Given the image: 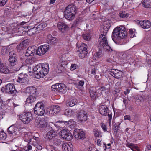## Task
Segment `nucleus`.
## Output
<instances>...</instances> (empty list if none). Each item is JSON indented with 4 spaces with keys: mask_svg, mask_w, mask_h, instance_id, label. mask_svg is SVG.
<instances>
[{
    "mask_svg": "<svg viewBox=\"0 0 151 151\" xmlns=\"http://www.w3.org/2000/svg\"><path fill=\"white\" fill-rule=\"evenodd\" d=\"M61 83H56L52 86L51 88L52 89H55L56 91H59L60 90V87L61 86Z\"/></svg>",
    "mask_w": 151,
    "mask_h": 151,
    "instance_id": "obj_40",
    "label": "nucleus"
},
{
    "mask_svg": "<svg viewBox=\"0 0 151 151\" xmlns=\"http://www.w3.org/2000/svg\"><path fill=\"white\" fill-rule=\"evenodd\" d=\"M34 109V113L38 116L44 115L45 112V106L42 102L37 103Z\"/></svg>",
    "mask_w": 151,
    "mask_h": 151,
    "instance_id": "obj_9",
    "label": "nucleus"
},
{
    "mask_svg": "<svg viewBox=\"0 0 151 151\" xmlns=\"http://www.w3.org/2000/svg\"><path fill=\"white\" fill-rule=\"evenodd\" d=\"M32 136L26 134L25 135L24 141L28 142V143L31 141Z\"/></svg>",
    "mask_w": 151,
    "mask_h": 151,
    "instance_id": "obj_42",
    "label": "nucleus"
},
{
    "mask_svg": "<svg viewBox=\"0 0 151 151\" xmlns=\"http://www.w3.org/2000/svg\"><path fill=\"white\" fill-rule=\"evenodd\" d=\"M17 131V128L13 125H11L8 129L9 133L14 135H16V132Z\"/></svg>",
    "mask_w": 151,
    "mask_h": 151,
    "instance_id": "obj_30",
    "label": "nucleus"
},
{
    "mask_svg": "<svg viewBox=\"0 0 151 151\" xmlns=\"http://www.w3.org/2000/svg\"><path fill=\"white\" fill-rule=\"evenodd\" d=\"M126 146L127 147L130 148L133 151H134V150H137L138 149V147L132 143H130L129 142H127L126 144Z\"/></svg>",
    "mask_w": 151,
    "mask_h": 151,
    "instance_id": "obj_33",
    "label": "nucleus"
},
{
    "mask_svg": "<svg viewBox=\"0 0 151 151\" xmlns=\"http://www.w3.org/2000/svg\"><path fill=\"white\" fill-rule=\"evenodd\" d=\"M46 124L45 120L43 119L36 120L35 124L38 128H42L45 126Z\"/></svg>",
    "mask_w": 151,
    "mask_h": 151,
    "instance_id": "obj_22",
    "label": "nucleus"
},
{
    "mask_svg": "<svg viewBox=\"0 0 151 151\" xmlns=\"http://www.w3.org/2000/svg\"><path fill=\"white\" fill-rule=\"evenodd\" d=\"M77 118L81 122H83L87 120L88 116L86 112L83 110L80 111L78 114Z\"/></svg>",
    "mask_w": 151,
    "mask_h": 151,
    "instance_id": "obj_16",
    "label": "nucleus"
},
{
    "mask_svg": "<svg viewBox=\"0 0 151 151\" xmlns=\"http://www.w3.org/2000/svg\"><path fill=\"white\" fill-rule=\"evenodd\" d=\"M147 63L149 64H151V58L150 57H147Z\"/></svg>",
    "mask_w": 151,
    "mask_h": 151,
    "instance_id": "obj_55",
    "label": "nucleus"
},
{
    "mask_svg": "<svg viewBox=\"0 0 151 151\" xmlns=\"http://www.w3.org/2000/svg\"><path fill=\"white\" fill-rule=\"evenodd\" d=\"M151 150V145L147 144L146 146V149L145 151H148V150Z\"/></svg>",
    "mask_w": 151,
    "mask_h": 151,
    "instance_id": "obj_57",
    "label": "nucleus"
},
{
    "mask_svg": "<svg viewBox=\"0 0 151 151\" xmlns=\"http://www.w3.org/2000/svg\"><path fill=\"white\" fill-rule=\"evenodd\" d=\"M26 91L27 93L29 94H32L31 95H36V93L37 89L36 88L34 87H29L26 88Z\"/></svg>",
    "mask_w": 151,
    "mask_h": 151,
    "instance_id": "obj_29",
    "label": "nucleus"
},
{
    "mask_svg": "<svg viewBox=\"0 0 151 151\" xmlns=\"http://www.w3.org/2000/svg\"><path fill=\"white\" fill-rule=\"evenodd\" d=\"M125 55L126 56V58L127 60H128L130 58H131V56L129 54H125L123 55Z\"/></svg>",
    "mask_w": 151,
    "mask_h": 151,
    "instance_id": "obj_60",
    "label": "nucleus"
},
{
    "mask_svg": "<svg viewBox=\"0 0 151 151\" xmlns=\"http://www.w3.org/2000/svg\"><path fill=\"white\" fill-rule=\"evenodd\" d=\"M9 61L10 65L12 66H14L16 65L17 67V68H15L14 70L15 71H17L19 70L21 67L20 66H19V65L17 64V59L16 58L17 57V53L14 50H13L10 52L9 54Z\"/></svg>",
    "mask_w": 151,
    "mask_h": 151,
    "instance_id": "obj_6",
    "label": "nucleus"
},
{
    "mask_svg": "<svg viewBox=\"0 0 151 151\" xmlns=\"http://www.w3.org/2000/svg\"><path fill=\"white\" fill-rule=\"evenodd\" d=\"M59 134L62 138L68 141L71 140L73 138V136L69 130L63 129L60 132Z\"/></svg>",
    "mask_w": 151,
    "mask_h": 151,
    "instance_id": "obj_12",
    "label": "nucleus"
},
{
    "mask_svg": "<svg viewBox=\"0 0 151 151\" xmlns=\"http://www.w3.org/2000/svg\"><path fill=\"white\" fill-rule=\"evenodd\" d=\"M6 139V134L2 132H0V140H4Z\"/></svg>",
    "mask_w": 151,
    "mask_h": 151,
    "instance_id": "obj_45",
    "label": "nucleus"
},
{
    "mask_svg": "<svg viewBox=\"0 0 151 151\" xmlns=\"http://www.w3.org/2000/svg\"><path fill=\"white\" fill-rule=\"evenodd\" d=\"M106 61L107 62L109 63L110 64L112 63L113 62V60L110 58L107 59Z\"/></svg>",
    "mask_w": 151,
    "mask_h": 151,
    "instance_id": "obj_62",
    "label": "nucleus"
},
{
    "mask_svg": "<svg viewBox=\"0 0 151 151\" xmlns=\"http://www.w3.org/2000/svg\"><path fill=\"white\" fill-rule=\"evenodd\" d=\"M101 126L104 131L106 132L107 131L106 126L104 123H101Z\"/></svg>",
    "mask_w": 151,
    "mask_h": 151,
    "instance_id": "obj_52",
    "label": "nucleus"
},
{
    "mask_svg": "<svg viewBox=\"0 0 151 151\" xmlns=\"http://www.w3.org/2000/svg\"><path fill=\"white\" fill-rule=\"evenodd\" d=\"M119 125L115 124L113 126V129L115 134H116L117 133V131L118 130L119 128Z\"/></svg>",
    "mask_w": 151,
    "mask_h": 151,
    "instance_id": "obj_47",
    "label": "nucleus"
},
{
    "mask_svg": "<svg viewBox=\"0 0 151 151\" xmlns=\"http://www.w3.org/2000/svg\"><path fill=\"white\" fill-rule=\"evenodd\" d=\"M76 46L77 49V52L79 55V56L81 58H84L87 54V46L86 44L84 43H82L80 45L79 44L77 43L76 44Z\"/></svg>",
    "mask_w": 151,
    "mask_h": 151,
    "instance_id": "obj_5",
    "label": "nucleus"
},
{
    "mask_svg": "<svg viewBox=\"0 0 151 151\" xmlns=\"http://www.w3.org/2000/svg\"><path fill=\"white\" fill-rule=\"evenodd\" d=\"M56 136V132L53 129H51L46 134V138L50 140Z\"/></svg>",
    "mask_w": 151,
    "mask_h": 151,
    "instance_id": "obj_25",
    "label": "nucleus"
},
{
    "mask_svg": "<svg viewBox=\"0 0 151 151\" xmlns=\"http://www.w3.org/2000/svg\"><path fill=\"white\" fill-rule=\"evenodd\" d=\"M25 62L26 63L29 65L31 64L34 62L32 59L29 58L26 59L25 60Z\"/></svg>",
    "mask_w": 151,
    "mask_h": 151,
    "instance_id": "obj_49",
    "label": "nucleus"
},
{
    "mask_svg": "<svg viewBox=\"0 0 151 151\" xmlns=\"http://www.w3.org/2000/svg\"><path fill=\"white\" fill-rule=\"evenodd\" d=\"M59 122L61 123H64L65 125H67L70 124V125L71 124V121H59L57 122Z\"/></svg>",
    "mask_w": 151,
    "mask_h": 151,
    "instance_id": "obj_46",
    "label": "nucleus"
},
{
    "mask_svg": "<svg viewBox=\"0 0 151 151\" xmlns=\"http://www.w3.org/2000/svg\"><path fill=\"white\" fill-rule=\"evenodd\" d=\"M2 68H0V71L1 72L5 74L8 73H9V70L7 67L4 66L3 64L2 65Z\"/></svg>",
    "mask_w": 151,
    "mask_h": 151,
    "instance_id": "obj_37",
    "label": "nucleus"
},
{
    "mask_svg": "<svg viewBox=\"0 0 151 151\" xmlns=\"http://www.w3.org/2000/svg\"><path fill=\"white\" fill-rule=\"evenodd\" d=\"M121 82H120V81H119V82H117L116 83V84H115L116 86L117 87H119L121 85Z\"/></svg>",
    "mask_w": 151,
    "mask_h": 151,
    "instance_id": "obj_64",
    "label": "nucleus"
},
{
    "mask_svg": "<svg viewBox=\"0 0 151 151\" xmlns=\"http://www.w3.org/2000/svg\"><path fill=\"white\" fill-rule=\"evenodd\" d=\"M109 73L117 79L121 78L123 75V72L116 69H111L108 72Z\"/></svg>",
    "mask_w": 151,
    "mask_h": 151,
    "instance_id": "obj_14",
    "label": "nucleus"
},
{
    "mask_svg": "<svg viewBox=\"0 0 151 151\" xmlns=\"http://www.w3.org/2000/svg\"><path fill=\"white\" fill-rule=\"evenodd\" d=\"M64 114L68 116H70L73 114L72 110L70 109H67L65 111Z\"/></svg>",
    "mask_w": 151,
    "mask_h": 151,
    "instance_id": "obj_39",
    "label": "nucleus"
},
{
    "mask_svg": "<svg viewBox=\"0 0 151 151\" xmlns=\"http://www.w3.org/2000/svg\"><path fill=\"white\" fill-rule=\"evenodd\" d=\"M61 64H59L56 69V72L58 73H61L63 69V67L61 66Z\"/></svg>",
    "mask_w": 151,
    "mask_h": 151,
    "instance_id": "obj_43",
    "label": "nucleus"
},
{
    "mask_svg": "<svg viewBox=\"0 0 151 151\" xmlns=\"http://www.w3.org/2000/svg\"><path fill=\"white\" fill-rule=\"evenodd\" d=\"M61 140L60 139H58L57 138H55L54 142L55 144L58 146L60 145L61 144Z\"/></svg>",
    "mask_w": 151,
    "mask_h": 151,
    "instance_id": "obj_48",
    "label": "nucleus"
},
{
    "mask_svg": "<svg viewBox=\"0 0 151 151\" xmlns=\"http://www.w3.org/2000/svg\"><path fill=\"white\" fill-rule=\"evenodd\" d=\"M60 111L59 106L57 105H55L52 106V108L50 111V113L51 114H52L53 115H55L59 112Z\"/></svg>",
    "mask_w": 151,
    "mask_h": 151,
    "instance_id": "obj_27",
    "label": "nucleus"
},
{
    "mask_svg": "<svg viewBox=\"0 0 151 151\" xmlns=\"http://www.w3.org/2000/svg\"><path fill=\"white\" fill-rule=\"evenodd\" d=\"M142 4L145 8H149L151 6V0H144Z\"/></svg>",
    "mask_w": 151,
    "mask_h": 151,
    "instance_id": "obj_35",
    "label": "nucleus"
},
{
    "mask_svg": "<svg viewBox=\"0 0 151 151\" xmlns=\"http://www.w3.org/2000/svg\"><path fill=\"white\" fill-rule=\"evenodd\" d=\"M67 144L68 142H65L63 143L62 144V148L65 150H67Z\"/></svg>",
    "mask_w": 151,
    "mask_h": 151,
    "instance_id": "obj_54",
    "label": "nucleus"
},
{
    "mask_svg": "<svg viewBox=\"0 0 151 151\" xmlns=\"http://www.w3.org/2000/svg\"><path fill=\"white\" fill-rule=\"evenodd\" d=\"M67 146V150L68 151H72L73 150V146L71 142H68Z\"/></svg>",
    "mask_w": 151,
    "mask_h": 151,
    "instance_id": "obj_44",
    "label": "nucleus"
},
{
    "mask_svg": "<svg viewBox=\"0 0 151 151\" xmlns=\"http://www.w3.org/2000/svg\"><path fill=\"white\" fill-rule=\"evenodd\" d=\"M99 50L98 52H96L94 55L93 57V59L96 60H97L98 58L100 57H101L102 56V52L103 49H100V47H99Z\"/></svg>",
    "mask_w": 151,
    "mask_h": 151,
    "instance_id": "obj_32",
    "label": "nucleus"
},
{
    "mask_svg": "<svg viewBox=\"0 0 151 151\" xmlns=\"http://www.w3.org/2000/svg\"><path fill=\"white\" fill-rule=\"evenodd\" d=\"M97 144L98 146H100L101 145V142L100 139H98L97 140Z\"/></svg>",
    "mask_w": 151,
    "mask_h": 151,
    "instance_id": "obj_63",
    "label": "nucleus"
},
{
    "mask_svg": "<svg viewBox=\"0 0 151 151\" xmlns=\"http://www.w3.org/2000/svg\"><path fill=\"white\" fill-rule=\"evenodd\" d=\"M49 67L47 63L39 64L35 66L33 69L35 77L37 79L43 78L48 73Z\"/></svg>",
    "mask_w": 151,
    "mask_h": 151,
    "instance_id": "obj_1",
    "label": "nucleus"
},
{
    "mask_svg": "<svg viewBox=\"0 0 151 151\" xmlns=\"http://www.w3.org/2000/svg\"><path fill=\"white\" fill-rule=\"evenodd\" d=\"M103 65L102 64H99L97 65V67L95 68H93L91 70V73L92 75V76L95 75L96 74V72L97 70H98L100 68V69L103 72L106 71V68L103 67Z\"/></svg>",
    "mask_w": 151,
    "mask_h": 151,
    "instance_id": "obj_23",
    "label": "nucleus"
},
{
    "mask_svg": "<svg viewBox=\"0 0 151 151\" xmlns=\"http://www.w3.org/2000/svg\"><path fill=\"white\" fill-rule=\"evenodd\" d=\"M120 17L122 18H127L129 14L125 11H121L119 13Z\"/></svg>",
    "mask_w": 151,
    "mask_h": 151,
    "instance_id": "obj_38",
    "label": "nucleus"
},
{
    "mask_svg": "<svg viewBox=\"0 0 151 151\" xmlns=\"http://www.w3.org/2000/svg\"><path fill=\"white\" fill-rule=\"evenodd\" d=\"M124 120H130L131 119V117L129 115H126L124 117Z\"/></svg>",
    "mask_w": 151,
    "mask_h": 151,
    "instance_id": "obj_59",
    "label": "nucleus"
},
{
    "mask_svg": "<svg viewBox=\"0 0 151 151\" xmlns=\"http://www.w3.org/2000/svg\"><path fill=\"white\" fill-rule=\"evenodd\" d=\"M25 27H26V28L27 27L26 26H21L18 28V29L21 30H23L25 28Z\"/></svg>",
    "mask_w": 151,
    "mask_h": 151,
    "instance_id": "obj_61",
    "label": "nucleus"
},
{
    "mask_svg": "<svg viewBox=\"0 0 151 151\" xmlns=\"http://www.w3.org/2000/svg\"><path fill=\"white\" fill-rule=\"evenodd\" d=\"M35 52L34 47H29L26 50L25 55L27 56H29L34 55Z\"/></svg>",
    "mask_w": 151,
    "mask_h": 151,
    "instance_id": "obj_28",
    "label": "nucleus"
},
{
    "mask_svg": "<svg viewBox=\"0 0 151 151\" xmlns=\"http://www.w3.org/2000/svg\"><path fill=\"white\" fill-rule=\"evenodd\" d=\"M1 91L4 93L13 95L16 94L17 93L15 89V86L13 84L9 83L5 85L1 88Z\"/></svg>",
    "mask_w": 151,
    "mask_h": 151,
    "instance_id": "obj_7",
    "label": "nucleus"
},
{
    "mask_svg": "<svg viewBox=\"0 0 151 151\" xmlns=\"http://www.w3.org/2000/svg\"><path fill=\"white\" fill-rule=\"evenodd\" d=\"M7 1V0H0V6H3Z\"/></svg>",
    "mask_w": 151,
    "mask_h": 151,
    "instance_id": "obj_51",
    "label": "nucleus"
},
{
    "mask_svg": "<svg viewBox=\"0 0 151 151\" xmlns=\"http://www.w3.org/2000/svg\"><path fill=\"white\" fill-rule=\"evenodd\" d=\"M77 103V101L76 99H74L69 101L66 104L67 106L72 107L76 105Z\"/></svg>",
    "mask_w": 151,
    "mask_h": 151,
    "instance_id": "obj_34",
    "label": "nucleus"
},
{
    "mask_svg": "<svg viewBox=\"0 0 151 151\" xmlns=\"http://www.w3.org/2000/svg\"><path fill=\"white\" fill-rule=\"evenodd\" d=\"M36 95H30L27 99L26 103L29 104L34 102L36 100Z\"/></svg>",
    "mask_w": 151,
    "mask_h": 151,
    "instance_id": "obj_31",
    "label": "nucleus"
},
{
    "mask_svg": "<svg viewBox=\"0 0 151 151\" xmlns=\"http://www.w3.org/2000/svg\"><path fill=\"white\" fill-rule=\"evenodd\" d=\"M106 35L103 33V34H101L99 36L98 40L99 44V47H100V49H103L104 50H108L112 51V49L108 45Z\"/></svg>",
    "mask_w": 151,
    "mask_h": 151,
    "instance_id": "obj_4",
    "label": "nucleus"
},
{
    "mask_svg": "<svg viewBox=\"0 0 151 151\" xmlns=\"http://www.w3.org/2000/svg\"><path fill=\"white\" fill-rule=\"evenodd\" d=\"M47 24L45 23H41L36 27L35 25L34 27L29 29L27 31L29 35H32L35 34L38 30H41L47 26Z\"/></svg>",
    "mask_w": 151,
    "mask_h": 151,
    "instance_id": "obj_11",
    "label": "nucleus"
},
{
    "mask_svg": "<svg viewBox=\"0 0 151 151\" xmlns=\"http://www.w3.org/2000/svg\"><path fill=\"white\" fill-rule=\"evenodd\" d=\"M47 40L48 43L50 44H55L58 42V40L56 38L52 37L51 35H48Z\"/></svg>",
    "mask_w": 151,
    "mask_h": 151,
    "instance_id": "obj_26",
    "label": "nucleus"
},
{
    "mask_svg": "<svg viewBox=\"0 0 151 151\" xmlns=\"http://www.w3.org/2000/svg\"><path fill=\"white\" fill-rule=\"evenodd\" d=\"M84 84V81L83 80H80L78 82V86L81 87H83Z\"/></svg>",
    "mask_w": 151,
    "mask_h": 151,
    "instance_id": "obj_53",
    "label": "nucleus"
},
{
    "mask_svg": "<svg viewBox=\"0 0 151 151\" xmlns=\"http://www.w3.org/2000/svg\"><path fill=\"white\" fill-rule=\"evenodd\" d=\"M73 134L75 138L77 139H84L86 137L84 132L82 130L78 129L74 130Z\"/></svg>",
    "mask_w": 151,
    "mask_h": 151,
    "instance_id": "obj_13",
    "label": "nucleus"
},
{
    "mask_svg": "<svg viewBox=\"0 0 151 151\" xmlns=\"http://www.w3.org/2000/svg\"><path fill=\"white\" fill-rule=\"evenodd\" d=\"M57 27L58 29L62 33H65L69 29L68 26L62 22H60L58 23Z\"/></svg>",
    "mask_w": 151,
    "mask_h": 151,
    "instance_id": "obj_17",
    "label": "nucleus"
},
{
    "mask_svg": "<svg viewBox=\"0 0 151 151\" xmlns=\"http://www.w3.org/2000/svg\"><path fill=\"white\" fill-rule=\"evenodd\" d=\"M20 119L24 123L27 124L33 119V116L30 112H28L22 114Z\"/></svg>",
    "mask_w": 151,
    "mask_h": 151,
    "instance_id": "obj_10",
    "label": "nucleus"
},
{
    "mask_svg": "<svg viewBox=\"0 0 151 151\" xmlns=\"http://www.w3.org/2000/svg\"><path fill=\"white\" fill-rule=\"evenodd\" d=\"M68 88L64 84H61V86L60 87V90L59 91L62 92L63 93L65 94L67 91Z\"/></svg>",
    "mask_w": 151,
    "mask_h": 151,
    "instance_id": "obj_36",
    "label": "nucleus"
},
{
    "mask_svg": "<svg viewBox=\"0 0 151 151\" xmlns=\"http://www.w3.org/2000/svg\"><path fill=\"white\" fill-rule=\"evenodd\" d=\"M82 37L84 40L87 41H89L91 38L90 34L88 33L83 34Z\"/></svg>",
    "mask_w": 151,
    "mask_h": 151,
    "instance_id": "obj_41",
    "label": "nucleus"
},
{
    "mask_svg": "<svg viewBox=\"0 0 151 151\" xmlns=\"http://www.w3.org/2000/svg\"><path fill=\"white\" fill-rule=\"evenodd\" d=\"M137 22L139 24L140 27L144 29H147L151 26L150 22L148 20H144L139 21L137 20Z\"/></svg>",
    "mask_w": 151,
    "mask_h": 151,
    "instance_id": "obj_18",
    "label": "nucleus"
},
{
    "mask_svg": "<svg viewBox=\"0 0 151 151\" xmlns=\"http://www.w3.org/2000/svg\"><path fill=\"white\" fill-rule=\"evenodd\" d=\"M111 24V21L109 20H107L104 21L103 24V32L104 33L106 34L107 32L109 29Z\"/></svg>",
    "mask_w": 151,
    "mask_h": 151,
    "instance_id": "obj_21",
    "label": "nucleus"
},
{
    "mask_svg": "<svg viewBox=\"0 0 151 151\" xmlns=\"http://www.w3.org/2000/svg\"><path fill=\"white\" fill-rule=\"evenodd\" d=\"M100 113L102 115L108 116V119L111 123V121L112 118V113L109 110L107 107L104 105H101L99 107Z\"/></svg>",
    "mask_w": 151,
    "mask_h": 151,
    "instance_id": "obj_8",
    "label": "nucleus"
},
{
    "mask_svg": "<svg viewBox=\"0 0 151 151\" xmlns=\"http://www.w3.org/2000/svg\"><path fill=\"white\" fill-rule=\"evenodd\" d=\"M127 32L125 27L123 26H118L113 30L112 34V38L114 41L119 40L127 36Z\"/></svg>",
    "mask_w": 151,
    "mask_h": 151,
    "instance_id": "obj_2",
    "label": "nucleus"
},
{
    "mask_svg": "<svg viewBox=\"0 0 151 151\" xmlns=\"http://www.w3.org/2000/svg\"><path fill=\"white\" fill-rule=\"evenodd\" d=\"M123 102L125 105L126 107H127L128 106V101L126 99L124 98L123 99Z\"/></svg>",
    "mask_w": 151,
    "mask_h": 151,
    "instance_id": "obj_56",
    "label": "nucleus"
},
{
    "mask_svg": "<svg viewBox=\"0 0 151 151\" xmlns=\"http://www.w3.org/2000/svg\"><path fill=\"white\" fill-rule=\"evenodd\" d=\"M78 67V66L77 64H72L71 66L70 67V69L71 70H74L76 69Z\"/></svg>",
    "mask_w": 151,
    "mask_h": 151,
    "instance_id": "obj_50",
    "label": "nucleus"
},
{
    "mask_svg": "<svg viewBox=\"0 0 151 151\" xmlns=\"http://www.w3.org/2000/svg\"><path fill=\"white\" fill-rule=\"evenodd\" d=\"M96 89L95 87H91L89 89V92L91 100L96 99L98 97L97 93L96 92Z\"/></svg>",
    "mask_w": 151,
    "mask_h": 151,
    "instance_id": "obj_20",
    "label": "nucleus"
},
{
    "mask_svg": "<svg viewBox=\"0 0 151 151\" xmlns=\"http://www.w3.org/2000/svg\"><path fill=\"white\" fill-rule=\"evenodd\" d=\"M49 49V46L44 45L38 47L37 50V54L39 55H42L46 53Z\"/></svg>",
    "mask_w": 151,
    "mask_h": 151,
    "instance_id": "obj_15",
    "label": "nucleus"
},
{
    "mask_svg": "<svg viewBox=\"0 0 151 151\" xmlns=\"http://www.w3.org/2000/svg\"><path fill=\"white\" fill-rule=\"evenodd\" d=\"M27 75L26 74L21 73L18 75L17 81L21 83H25L27 81Z\"/></svg>",
    "mask_w": 151,
    "mask_h": 151,
    "instance_id": "obj_19",
    "label": "nucleus"
},
{
    "mask_svg": "<svg viewBox=\"0 0 151 151\" xmlns=\"http://www.w3.org/2000/svg\"><path fill=\"white\" fill-rule=\"evenodd\" d=\"M94 134L95 136L96 137H99V134L98 131L97 130H95L94 131Z\"/></svg>",
    "mask_w": 151,
    "mask_h": 151,
    "instance_id": "obj_58",
    "label": "nucleus"
},
{
    "mask_svg": "<svg viewBox=\"0 0 151 151\" xmlns=\"http://www.w3.org/2000/svg\"><path fill=\"white\" fill-rule=\"evenodd\" d=\"M76 13V6L71 4L65 9L64 12V17L70 21L73 19Z\"/></svg>",
    "mask_w": 151,
    "mask_h": 151,
    "instance_id": "obj_3",
    "label": "nucleus"
},
{
    "mask_svg": "<svg viewBox=\"0 0 151 151\" xmlns=\"http://www.w3.org/2000/svg\"><path fill=\"white\" fill-rule=\"evenodd\" d=\"M145 99L144 95H137L134 97L135 103L137 105L140 104L141 102L143 101Z\"/></svg>",
    "mask_w": 151,
    "mask_h": 151,
    "instance_id": "obj_24",
    "label": "nucleus"
}]
</instances>
